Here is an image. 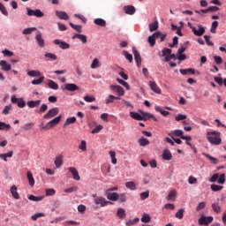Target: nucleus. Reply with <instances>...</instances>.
Instances as JSON below:
<instances>
[{"label": "nucleus", "mask_w": 226, "mask_h": 226, "mask_svg": "<svg viewBox=\"0 0 226 226\" xmlns=\"http://www.w3.org/2000/svg\"><path fill=\"white\" fill-rule=\"evenodd\" d=\"M203 156H206V158H207V160L211 161V163H213L214 165H216V163H218V159L211 156L208 154L203 153Z\"/></svg>", "instance_id": "obj_44"}, {"label": "nucleus", "mask_w": 226, "mask_h": 226, "mask_svg": "<svg viewBox=\"0 0 226 226\" xmlns=\"http://www.w3.org/2000/svg\"><path fill=\"white\" fill-rule=\"evenodd\" d=\"M114 100H116V96L113 94H109L106 99H105V103L106 105H109V103H114Z\"/></svg>", "instance_id": "obj_49"}, {"label": "nucleus", "mask_w": 226, "mask_h": 226, "mask_svg": "<svg viewBox=\"0 0 226 226\" xmlns=\"http://www.w3.org/2000/svg\"><path fill=\"white\" fill-rule=\"evenodd\" d=\"M123 56H124L125 59L129 61V63H133V56L130 54L128 51L124 50L122 52Z\"/></svg>", "instance_id": "obj_43"}, {"label": "nucleus", "mask_w": 226, "mask_h": 226, "mask_svg": "<svg viewBox=\"0 0 226 226\" xmlns=\"http://www.w3.org/2000/svg\"><path fill=\"white\" fill-rule=\"evenodd\" d=\"M11 193L13 199H15L16 200H19V199H20V195L17 192V185H12L11 187Z\"/></svg>", "instance_id": "obj_27"}, {"label": "nucleus", "mask_w": 226, "mask_h": 226, "mask_svg": "<svg viewBox=\"0 0 226 226\" xmlns=\"http://www.w3.org/2000/svg\"><path fill=\"white\" fill-rule=\"evenodd\" d=\"M171 139H174V137H180V139L183 137V131L182 130H175L171 131L169 134Z\"/></svg>", "instance_id": "obj_24"}, {"label": "nucleus", "mask_w": 226, "mask_h": 226, "mask_svg": "<svg viewBox=\"0 0 226 226\" xmlns=\"http://www.w3.org/2000/svg\"><path fill=\"white\" fill-rule=\"evenodd\" d=\"M26 176L29 185L31 186H34V177H33V173L31 171H27Z\"/></svg>", "instance_id": "obj_40"}, {"label": "nucleus", "mask_w": 226, "mask_h": 226, "mask_svg": "<svg viewBox=\"0 0 226 226\" xmlns=\"http://www.w3.org/2000/svg\"><path fill=\"white\" fill-rule=\"evenodd\" d=\"M69 25L71 26V27L72 29H74L75 31H77L78 33H82V26L80 25H75L72 22L69 23Z\"/></svg>", "instance_id": "obj_47"}, {"label": "nucleus", "mask_w": 226, "mask_h": 226, "mask_svg": "<svg viewBox=\"0 0 226 226\" xmlns=\"http://www.w3.org/2000/svg\"><path fill=\"white\" fill-rule=\"evenodd\" d=\"M43 80H45V77L41 76L38 79L32 80L33 86H40V84L43 83Z\"/></svg>", "instance_id": "obj_48"}, {"label": "nucleus", "mask_w": 226, "mask_h": 226, "mask_svg": "<svg viewBox=\"0 0 226 226\" xmlns=\"http://www.w3.org/2000/svg\"><path fill=\"white\" fill-rule=\"evenodd\" d=\"M42 199H45V197L44 196H34V195H29L28 196V200H32L33 202H40V201H41V200Z\"/></svg>", "instance_id": "obj_35"}, {"label": "nucleus", "mask_w": 226, "mask_h": 226, "mask_svg": "<svg viewBox=\"0 0 226 226\" xmlns=\"http://www.w3.org/2000/svg\"><path fill=\"white\" fill-rule=\"evenodd\" d=\"M185 215V209L180 208L175 215L176 218H178V220H183V216Z\"/></svg>", "instance_id": "obj_52"}, {"label": "nucleus", "mask_w": 226, "mask_h": 226, "mask_svg": "<svg viewBox=\"0 0 226 226\" xmlns=\"http://www.w3.org/2000/svg\"><path fill=\"white\" fill-rule=\"evenodd\" d=\"M124 11H125V13L127 15H133L136 11L135 7L132 5H127L124 7Z\"/></svg>", "instance_id": "obj_26"}, {"label": "nucleus", "mask_w": 226, "mask_h": 226, "mask_svg": "<svg viewBox=\"0 0 226 226\" xmlns=\"http://www.w3.org/2000/svg\"><path fill=\"white\" fill-rule=\"evenodd\" d=\"M132 54H134V60L138 68H140V64H142V57L140 56V53H139L135 47L132 48Z\"/></svg>", "instance_id": "obj_10"}, {"label": "nucleus", "mask_w": 226, "mask_h": 226, "mask_svg": "<svg viewBox=\"0 0 226 226\" xmlns=\"http://www.w3.org/2000/svg\"><path fill=\"white\" fill-rule=\"evenodd\" d=\"M109 156L111 158V162L113 163V165H116L117 163V159L116 158V152L109 151Z\"/></svg>", "instance_id": "obj_53"}, {"label": "nucleus", "mask_w": 226, "mask_h": 226, "mask_svg": "<svg viewBox=\"0 0 226 226\" xmlns=\"http://www.w3.org/2000/svg\"><path fill=\"white\" fill-rule=\"evenodd\" d=\"M0 66L3 72H10V70H11V64H8L6 60L0 61Z\"/></svg>", "instance_id": "obj_20"}, {"label": "nucleus", "mask_w": 226, "mask_h": 226, "mask_svg": "<svg viewBox=\"0 0 226 226\" xmlns=\"http://www.w3.org/2000/svg\"><path fill=\"white\" fill-rule=\"evenodd\" d=\"M141 116H142L141 121H149V119H153V121H154V123H158V118L154 117L153 114H151V113L142 112Z\"/></svg>", "instance_id": "obj_13"}, {"label": "nucleus", "mask_w": 226, "mask_h": 226, "mask_svg": "<svg viewBox=\"0 0 226 226\" xmlns=\"http://www.w3.org/2000/svg\"><path fill=\"white\" fill-rule=\"evenodd\" d=\"M154 110H156V112H160V114H162V116H164V117L169 116L170 114V112L166 111L165 109H162V107L160 106H156L154 108Z\"/></svg>", "instance_id": "obj_38"}, {"label": "nucleus", "mask_w": 226, "mask_h": 226, "mask_svg": "<svg viewBox=\"0 0 226 226\" xmlns=\"http://www.w3.org/2000/svg\"><path fill=\"white\" fill-rule=\"evenodd\" d=\"M55 45H59L60 49H62L63 50H66L67 49H70V45L68 44V42L63 41L59 39H56L54 41Z\"/></svg>", "instance_id": "obj_15"}, {"label": "nucleus", "mask_w": 226, "mask_h": 226, "mask_svg": "<svg viewBox=\"0 0 226 226\" xmlns=\"http://www.w3.org/2000/svg\"><path fill=\"white\" fill-rule=\"evenodd\" d=\"M190 41H186L184 44L185 46H181L177 50V54H183L186 50V49H188L186 45H188Z\"/></svg>", "instance_id": "obj_55"}, {"label": "nucleus", "mask_w": 226, "mask_h": 226, "mask_svg": "<svg viewBox=\"0 0 226 226\" xmlns=\"http://www.w3.org/2000/svg\"><path fill=\"white\" fill-rule=\"evenodd\" d=\"M79 191V187L77 185H74L72 187L64 189V193H73V192H78Z\"/></svg>", "instance_id": "obj_54"}, {"label": "nucleus", "mask_w": 226, "mask_h": 226, "mask_svg": "<svg viewBox=\"0 0 226 226\" xmlns=\"http://www.w3.org/2000/svg\"><path fill=\"white\" fill-rule=\"evenodd\" d=\"M56 169H60L61 166L63 165V155H58L55 158L54 162Z\"/></svg>", "instance_id": "obj_30"}, {"label": "nucleus", "mask_w": 226, "mask_h": 226, "mask_svg": "<svg viewBox=\"0 0 226 226\" xmlns=\"http://www.w3.org/2000/svg\"><path fill=\"white\" fill-rule=\"evenodd\" d=\"M10 128H11V125H10L9 124H6L4 122H0V131L1 130H10Z\"/></svg>", "instance_id": "obj_59"}, {"label": "nucleus", "mask_w": 226, "mask_h": 226, "mask_svg": "<svg viewBox=\"0 0 226 226\" xmlns=\"http://www.w3.org/2000/svg\"><path fill=\"white\" fill-rule=\"evenodd\" d=\"M139 197H140V200H146V199H149V191L141 192Z\"/></svg>", "instance_id": "obj_60"}, {"label": "nucleus", "mask_w": 226, "mask_h": 226, "mask_svg": "<svg viewBox=\"0 0 226 226\" xmlns=\"http://www.w3.org/2000/svg\"><path fill=\"white\" fill-rule=\"evenodd\" d=\"M139 220L140 219H139L137 217L132 219V220H129V221L126 222L125 225L126 226L136 225V223H139Z\"/></svg>", "instance_id": "obj_56"}, {"label": "nucleus", "mask_w": 226, "mask_h": 226, "mask_svg": "<svg viewBox=\"0 0 226 226\" xmlns=\"http://www.w3.org/2000/svg\"><path fill=\"white\" fill-rule=\"evenodd\" d=\"M117 216L120 218V220H124V218H126V212L124 211V208H118Z\"/></svg>", "instance_id": "obj_31"}, {"label": "nucleus", "mask_w": 226, "mask_h": 226, "mask_svg": "<svg viewBox=\"0 0 226 226\" xmlns=\"http://www.w3.org/2000/svg\"><path fill=\"white\" fill-rule=\"evenodd\" d=\"M56 15L58 17V19H60V20H68L70 19L68 13L62 11H56Z\"/></svg>", "instance_id": "obj_19"}, {"label": "nucleus", "mask_w": 226, "mask_h": 226, "mask_svg": "<svg viewBox=\"0 0 226 226\" xmlns=\"http://www.w3.org/2000/svg\"><path fill=\"white\" fill-rule=\"evenodd\" d=\"M43 216H45V215L43 213H37L31 216V220H33L34 222H36V220H38V218H41Z\"/></svg>", "instance_id": "obj_58"}, {"label": "nucleus", "mask_w": 226, "mask_h": 226, "mask_svg": "<svg viewBox=\"0 0 226 226\" xmlns=\"http://www.w3.org/2000/svg\"><path fill=\"white\" fill-rule=\"evenodd\" d=\"M75 123H77V117H72L66 119L64 126H70V124H75Z\"/></svg>", "instance_id": "obj_32"}, {"label": "nucleus", "mask_w": 226, "mask_h": 226, "mask_svg": "<svg viewBox=\"0 0 226 226\" xmlns=\"http://www.w3.org/2000/svg\"><path fill=\"white\" fill-rule=\"evenodd\" d=\"M139 146H141L142 147H146V146H149V140L144 137L140 138L139 139Z\"/></svg>", "instance_id": "obj_45"}, {"label": "nucleus", "mask_w": 226, "mask_h": 226, "mask_svg": "<svg viewBox=\"0 0 226 226\" xmlns=\"http://www.w3.org/2000/svg\"><path fill=\"white\" fill-rule=\"evenodd\" d=\"M84 100L87 102V103H93V102H96V97L94 95H86Z\"/></svg>", "instance_id": "obj_50"}, {"label": "nucleus", "mask_w": 226, "mask_h": 226, "mask_svg": "<svg viewBox=\"0 0 226 226\" xmlns=\"http://www.w3.org/2000/svg\"><path fill=\"white\" fill-rule=\"evenodd\" d=\"M192 31L195 36H202L206 33V29L201 25H199V30L195 26H192Z\"/></svg>", "instance_id": "obj_14"}, {"label": "nucleus", "mask_w": 226, "mask_h": 226, "mask_svg": "<svg viewBox=\"0 0 226 226\" xmlns=\"http://www.w3.org/2000/svg\"><path fill=\"white\" fill-rule=\"evenodd\" d=\"M212 209L215 213H222V208L218 203L212 204Z\"/></svg>", "instance_id": "obj_57"}, {"label": "nucleus", "mask_w": 226, "mask_h": 226, "mask_svg": "<svg viewBox=\"0 0 226 226\" xmlns=\"http://www.w3.org/2000/svg\"><path fill=\"white\" fill-rule=\"evenodd\" d=\"M47 86L49 87V89H53L54 91H57V89H59V85L52 79L48 81Z\"/></svg>", "instance_id": "obj_29"}, {"label": "nucleus", "mask_w": 226, "mask_h": 226, "mask_svg": "<svg viewBox=\"0 0 226 226\" xmlns=\"http://www.w3.org/2000/svg\"><path fill=\"white\" fill-rule=\"evenodd\" d=\"M217 28H218V21H213L210 33H216Z\"/></svg>", "instance_id": "obj_62"}, {"label": "nucleus", "mask_w": 226, "mask_h": 226, "mask_svg": "<svg viewBox=\"0 0 226 226\" xmlns=\"http://www.w3.org/2000/svg\"><path fill=\"white\" fill-rule=\"evenodd\" d=\"M61 117L62 116L59 115L58 117H55L51 121L48 122L47 124L42 127V130H51V128L57 126V124L61 123Z\"/></svg>", "instance_id": "obj_4"}, {"label": "nucleus", "mask_w": 226, "mask_h": 226, "mask_svg": "<svg viewBox=\"0 0 226 226\" xmlns=\"http://www.w3.org/2000/svg\"><path fill=\"white\" fill-rule=\"evenodd\" d=\"M162 160L170 161L172 160V153H170V150L164 149L162 153Z\"/></svg>", "instance_id": "obj_23"}, {"label": "nucleus", "mask_w": 226, "mask_h": 226, "mask_svg": "<svg viewBox=\"0 0 226 226\" xmlns=\"http://www.w3.org/2000/svg\"><path fill=\"white\" fill-rule=\"evenodd\" d=\"M102 66V64H100V60L98 58H94L91 64V68L93 70L96 68H100Z\"/></svg>", "instance_id": "obj_42"}, {"label": "nucleus", "mask_w": 226, "mask_h": 226, "mask_svg": "<svg viewBox=\"0 0 226 226\" xmlns=\"http://www.w3.org/2000/svg\"><path fill=\"white\" fill-rule=\"evenodd\" d=\"M210 188H211L212 192H220L221 190H223V186L215 185V184L211 185Z\"/></svg>", "instance_id": "obj_51"}, {"label": "nucleus", "mask_w": 226, "mask_h": 226, "mask_svg": "<svg viewBox=\"0 0 226 226\" xmlns=\"http://www.w3.org/2000/svg\"><path fill=\"white\" fill-rule=\"evenodd\" d=\"M162 34V32L157 31L154 32L152 35L148 36V43H150V46L154 47L156 45V39L160 38V35Z\"/></svg>", "instance_id": "obj_8"}, {"label": "nucleus", "mask_w": 226, "mask_h": 226, "mask_svg": "<svg viewBox=\"0 0 226 226\" xmlns=\"http://www.w3.org/2000/svg\"><path fill=\"white\" fill-rule=\"evenodd\" d=\"M93 197L94 198V204H96V206H101V207H105V206L112 204L110 201H107L103 197H96V194H93Z\"/></svg>", "instance_id": "obj_5"}, {"label": "nucleus", "mask_w": 226, "mask_h": 226, "mask_svg": "<svg viewBox=\"0 0 226 226\" xmlns=\"http://www.w3.org/2000/svg\"><path fill=\"white\" fill-rule=\"evenodd\" d=\"M125 188L132 190V192L137 190V185H135V182L130 181L125 184Z\"/></svg>", "instance_id": "obj_41"}, {"label": "nucleus", "mask_w": 226, "mask_h": 226, "mask_svg": "<svg viewBox=\"0 0 226 226\" xmlns=\"http://www.w3.org/2000/svg\"><path fill=\"white\" fill-rule=\"evenodd\" d=\"M69 172H71V174L72 175V177H73V179H75V181H80V176L79 175V170H77V168L70 167Z\"/></svg>", "instance_id": "obj_18"}, {"label": "nucleus", "mask_w": 226, "mask_h": 226, "mask_svg": "<svg viewBox=\"0 0 226 226\" xmlns=\"http://www.w3.org/2000/svg\"><path fill=\"white\" fill-rule=\"evenodd\" d=\"M130 116H131V117H132V119H135L136 121H142V115H140L137 112L131 111Z\"/></svg>", "instance_id": "obj_34"}, {"label": "nucleus", "mask_w": 226, "mask_h": 226, "mask_svg": "<svg viewBox=\"0 0 226 226\" xmlns=\"http://www.w3.org/2000/svg\"><path fill=\"white\" fill-rule=\"evenodd\" d=\"M26 15H28V17H37V19H41V17H45V13H43L41 10H33L29 7H26Z\"/></svg>", "instance_id": "obj_2"}, {"label": "nucleus", "mask_w": 226, "mask_h": 226, "mask_svg": "<svg viewBox=\"0 0 226 226\" xmlns=\"http://www.w3.org/2000/svg\"><path fill=\"white\" fill-rule=\"evenodd\" d=\"M210 183H217L219 185H224L225 184V174L222 173V175H219L218 173H215L212 176V177L209 178Z\"/></svg>", "instance_id": "obj_3"}, {"label": "nucleus", "mask_w": 226, "mask_h": 226, "mask_svg": "<svg viewBox=\"0 0 226 226\" xmlns=\"http://www.w3.org/2000/svg\"><path fill=\"white\" fill-rule=\"evenodd\" d=\"M213 222V216H205V215H202L199 221H198V223L199 225H205V226H207L209 225V223H211Z\"/></svg>", "instance_id": "obj_9"}, {"label": "nucleus", "mask_w": 226, "mask_h": 226, "mask_svg": "<svg viewBox=\"0 0 226 226\" xmlns=\"http://www.w3.org/2000/svg\"><path fill=\"white\" fill-rule=\"evenodd\" d=\"M11 102L14 105L17 104L19 109H24V107H26V101H24V98H17V95H12L11 97Z\"/></svg>", "instance_id": "obj_6"}, {"label": "nucleus", "mask_w": 226, "mask_h": 226, "mask_svg": "<svg viewBox=\"0 0 226 226\" xmlns=\"http://www.w3.org/2000/svg\"><path fill=\"white\" fill-rule=\"evenodd\" d=\"M159 23L158 21H154L153 23H150L148 25L150 33H153L154 31H156L158 29Z\"/></svg>", "instance_id": "obj_39"}, {"label": "nucleus", "mask_w": 226, "mask_h": 226, "mask_svg": "<svg viewBox=\"0 0 226 226\" xmlns=\"http://www.w3.org/2000/svg\"><path fill=\"white\" fill-rule=\"evenodd\" d=\"M94 24L100 26L101 27H105V26H107V21L102 18H97L94 19Z\"/></svg>", "instance_id": "obj_28"}, {"label": "nucleus", "mask_w": 226, "mask_h": 226, "mask_svg": "<svg viewBox=\"0 0 226 226\" xmlns=\"http://www.w3.org/2000/svg\"><path fill=\"white\" fill-rule=\"evenodd\" d=\"M180 73L182 75H188L190 73H192V75H195V70L194 69H192V68H189V69H181L180 70Z\"/></svg>", "instance_id": "obj_36"}, {"label": "nucleus", "mask_w": 226, "mask_h": 226, "mask_svg": "<svg viewBox=\"0 0 226 226\" xmlns=\"http://www.w3.org/2000/svg\"><path fill=\"white\" fill-rule=\"evenodd\" d=\"M41 103V100H37V101H28L26 102L27 107H29V109H35L36 107H40Z\"/></svg>", "instance_id": "obj_21"}, {"label": "nucleus", "mask_w": 226, "mask_h": 226, "mask_svg": "<svg viewBox=\"0 0 226 226\" xmlns=\"http://www.w3.org/2000/svg\"><path fill=\"white\" fill-rule=\"evenodd\" d=\"M33 31H36V27L25 28L23 30V34H31Z\"/></svg>", "instance_id": "obj_63"}, {"label": "nucleus", "mask_w": 226, "mask_h": 226, "mask_svg": "<svg viewBox=\"0 0 226 226\" xmlns=\"http://www.w3.org/2000/svg\"><path fill=\"white\" fill-rule=\"evenodd\" d=\"M59 114V108L55 107L49 109L47 114L43 116V119H52V117H56Z\"/></svg>", "instance_id": "obj_7"}, {"label": "nucleus", "mask_w": 226, "mask_h": 226, "mask_svg": "<svg viewBox=\"0 0 226 226\" xmlns=\"http://www.w3.org/2000/svg\"><path fill=\"white\" fill-rule=\"evenodd\" d=\"M109 89L111 91H116L119 96H124V88L119 85H110Z\"/></svg>", "instance_id": "obj_11"}, {"label": "nucleus", "mask_w": 226, "mask_h": 226, "mask_svg": "<svg viewBox=\"0 0 226 226\" xmlns=\"http://www.w3.org/2000/svg\"><path fill=\"white\" fill-rule=\"evenodd\" d=\"M64 89L66 91H70L73 93V91H79V86L75 85L74 83H66L64 85Z\"/></svg>", "instance_id": "obj_17"}, {"label": "nucleus", "mask_w": 226, "mask_h": 226, "mask_svg": "<svg viewBox=\"0 0 226 226\" xmlns=\"http://www.w3.org/2000/svg\"><path fill=\"white\" fill-rule=\"evenodd\" d=\"M13 156V151H10L7 154H0V158L4 160V162H8L7 158H11Z\"/></svg>", "instance_id": "obj_33"}, {"label": "nucleus", "mask_w": 226, "mask_h": 226, "mask_svg": "<svg viewBox=\"0 0 226 226\" xmlns=\"http://www.w3.org/2000/svg\"><path fill=\"white\" fill-rule=\"evenodd\" d=\"M75 39L80 40L82 43H87V36L84 34H76L72 36V40H75Z\"/></svg>", "instance_id": "obj_25"}, {"label": "nucleus", "mask_w": 226, "mask_h": 226, "mask_svg": "<svg viewBox=\"0 0 226 226\" xmlns=\"http://www.w3.org/2000/svg\"><path fill=\"white\" fill-rule=\"evenodd\" d=\"M149 87L154 93H156V94H162V89L158 87V85L156 84L155 81H150L149 82Z\"/></svg>", "instance_id": "obj_16"}, {"label": "nucleus", "mask_w": 226, "mask_h": 226, "mask_svg": "<svg viewBox=\"0 0 226 226\" xmlns=\"http://www.w3.org/2000/svg\"><path fill=\"white\" fill-rule=\"evenodd\" d=\"M174 197H176V191H170L167 196L168 200H174Z\"/></svg>", "instance_id": "obj_64"}, {"label": "nucleus", "mask_w": 226, "mask_h": 226, "mask_svg": "<svg viewBox=\"0 0 226 226\" xmlns=\"http://www.w3.org/2000/svg\"><path fill=\"white\" fill-rule=\"evenodd\" d=\"M107 199L109 200H113V201L118 200H119V193L107 192Z\"/></svg>", "instance_id": "obj_22"}, {"label": "nucleus", "mask_w": 226, "mask_h": 226, "mask_svg": "<svg viewBox=\"0 0 226 226\" xmlns=\"http://www.w3.org/2000/svg\"><path fill=\"white\" fill-rule=\"evenodd\" d=\"M221 133L217 132H208L207 133V139L210 144L214 146H220L222 144V138L220 137Z\"/></svg>", "instance_id": "obj_1"}, {"label": "nucleus", "mask_w": 226, "mask_h": 226, "mask_svg": "<svg viewBox=\"0 0 226 226\" xmlns=\"http://www.w3.org/2000/svg\"><path fill=\"white\" fill-rule=\"evenodd\" d=\"M33 126H34V123H27L24 124L23 130H25L26 132H29V130H32Z\"/></svg>", "instance_id": "obj_61"}, {"label": "nucleus", "mask_w": 226, "mask_h": 226, "mask_svg": "<svg viewBox=\"0 0 226 226\" xmlns=\"http://www.w3.org/2000/svg\"><path fill=\"white\" fill-rule=\"evenodd\" d=\"M28 77H41L40 71H29L27 72Z\"/></svg>", "instance_id": "obj_46"}, {"label": "nucleus", "mask_w": 226, "mask_h": 226, "mask_svg": "<svg viewBox=\"0 0 226 226\" xmlns=\"http://www.w3.org/2000/svg\"><path fill=\"white\" fill-rule=\"evenodd\" d=\"M35 40L37 45L41 48L43 49L45 47V40H43V35L41 34V32H37L35 35Z\"/></svg>", "instance_id": "obj_12"}, {"label": "nucleus", "mask_w": 226, "mask_h": 226, "mask_svg": "<svg viewBox=\"0 0 226 226\" xmlns=\"http://www.w3.org/2000/svg\"><path fill=\"white\" fill-rule=\"evenodd\" d=\"M142 223H149L151 222V215L149 214L144 213L141 217Z\"/></svg>", "instance_id": "obj_37"}]
</instances>
